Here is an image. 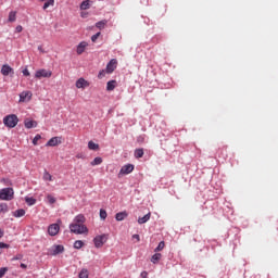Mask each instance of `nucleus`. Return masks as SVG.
I'll return each mask as SVG.
<instances>
[{
	"label": "nucleus",
	"mask_w": 278,
	"mask_h": 278,
	"mask_svg": "<svg viewBox=\"0 0 278 278\" xmlns=\"http://www.w3.org/2000/svg\"><path fill=\"white\" fill-rule=\"evenodd\" d=\"M70 230L72 233H76L77 236H81L83 233H88V227L84 224H75L72 223L70 225Z\"/></svg>",
	"instance_id": "nucleus-1"
},
{
	"label": "nucleus",
	"mask_w": 278,
	"mask_h": 278,
	"mask_svg": "<svg viewBox=\"0 0 278 278\" xmlns=\"http://www.w3.org/2000/svg\"><path fill=\"white\" fill-rule=\"evenodd\" d=\"M3 124L5 125V127L14 129V127L18 125V117L14 114L8 115L3 118Z\"/></svg>",
	"instance_id": "nucleus-2"
},
{
	"label": "nucleus",
	"mask_w": 278,
	"mask_h": 278,
	"mask_svg": "<svg viewBox=\"0 0 278 278\" xmlns=\"http://www.w3.org/2000/svg\"><path fill=\"white\" fill-rule=\"evenodd\" d=\"M14 199V189L3 188L0 190V201H12Z\"/></svg>",
	"instance_id": "nucleus-3"
},
{
	"label": "nucleus",
	"mask_w": 278,
	"mask_h": 278,
	"mask_svg": "<svg viewBox=\"0 0 278 278\" xmlns=\"http://www.w3.org/2000/svg\"><path fill=\"white\" fill-rule=\"evenodd\" d=\"M109 236L103 233V235H98L93 238V243L96 249H101L105 242H108Z\"/></svg>",
	"instance_id": "nucleus-4"
},
{
	"label": "nucleus",
	"mask_w": 278,
	"mask_h": 278,
	"mask_svg": "<svg viewBox=\"0 0 278 278\" xmlns=\"http://www.w3.org/2000/svg\"><path fill=\"white\" fill-rule=\"evenodd\" d=\"M61 253H64V245L54 244L48 250V255H60Z\"/></svg>",
	"instance_id": "nucleus-5"
},
{
	"label": "nucleus",
	"mask_w": 278,
	"mask_h": 278,
	"mask_svg": "<svg viewBox=\"0 0 278 278\" xmlns=\"http://www.w3.org/2000/svg\"><path fill=\"white\" fill-rule=\"evenodd\" d=\"M52 75H53V73L51 71H48V70H45V68L38 70L35 73L36 79H42V77L49 78Z\"/></svg>",
	"instance_id": "nucleus-6"
},
{
	"label": "nucleus",
	"mask_w": 278,
	"mask_h": 278,
	"mask_svg": "<svg viewBox=\"0 0 278 278\" xmlns=\"http://www.w3.org/2000/svg\"><path fill=\"white\" fill-rule=\"evenodd\" d=\"M118 66V61L116 59H112L108 64H106V73L109 75H112L114 71H116V67Z\"/></svg>",
	"instance_id": "nucleus-7"
},
{
	"label": "nucleus",
	"mask_w": 278,
	"mask_h": 278,
	"mask_svg": "<svg viewBox=\"0 0 278 278\" xmlns=\"http://www.w3.org/2000/svg\"><path fill=\"white\" fill-rule=\"evenodd\" d=\"M31 97H34L31 91H23V92H21L20 93V103H28V101H31Z\"/></svg>",
	"instance_id": "nucleus-8"
},
{
	"label": "nucleus",
	"mask_w": 278,
	"mask_h": 278,
	"mask_svg": "<svg viewBox=\"0 0 278 278\" xmlns=\"http://www.w3.org/2000/svg\"><path fill=\"white\" fill-rule=\"evenodd\" d=\"M130 173H134V165L126 164L121 168V170L118 173V177H123V175H129Z\"/></svg>",
	"instance_id": "nucleus-9"
},
{
	"label": "nucleus",
	"mask_w": 278,
	"mask_h": 278,
	"mask_svg": "<svg viewBox=\"0 0 278 278\" xmlns=\"http://www.w3.org/2000/svg\"><path fill=\"white\" fill-rule=\"evenodd\" d=\"M1 75H3L4 77H8V75H14V68H12V66L4 64L1 67Z\"/></svg>",
	"instance_id": "nucleus-10"
},
{
	"label": "nucleus",
	"mask_w": 278,
	"mask_h": 278,
	"mask_svg": "<svg viewBox=\"0 0 278 278\" xmlns=\"http://www.w3.org/2000/svg\"><path fill=\"white\" fill-rule=\"evenodd\" d=\"M48 233L49 236H58L60 233V225L59 224H52L48 227Z\"/></svg>",
	"instance_id": "nucleus-11"
},
{
	"label": "nucleus",
	"mask_w": 278,
	"mask_h": 278,
	"mask_svg": "<svg viewBox=\"0 0 278 278\" xmlns=\"http://www.w3.org/2000/svg\"><path fill=\"white\" fill-rule=\"evenodd\" d=\"M62 144V137H52L47 143L46 147H58Z\"/></svg>",
	"instance_id": "nucleus-12"
},
{
	"label": "nucleus",
	"mask_w": 278,
	"mask_h": 278,
	"mask_svg": "<svg viewBox=\"0 0 278 278\" xmlns=\"http://www.w3.org/2000/svg\"><path fill=\"white\" fill-rule=\"evenodd\" d=\"M88 86H90V83L84 78L76 80V88H88Z\"/></svg>",
	"instance_id": "nucleus-13"
},
{
	"label": "nucleus",
	"mask_w": 278,
	"mask_h": 278,
	"mask_svg": "<svg viewBox=\"0 0 278 278\" xmlns=\"http://www.w3.org/2000/svg\"><path fill=\"white\" fill-rule=\"evenodd\" d=\"M86 47H88V42L86 41H81L78 46H77V54L81 55V53H84L86 51Z\"/></svg>",
	"instance_id": "nucleus-14"
},
{
	"label": "nucleus",
	"mask_w": 278,
	"mask_h": 278,
	"mask_svg": "<svg viewBox=\"0 0 278 278\" xmlns=\"http://www.w3.org/2000/svg\"><path fill=\"white\" fill-rule=\"evenodd\" d=\"M24 125H25L26 129H33V127L38 126V123H36V121L25 119Z\"/></svg>",
	"instance_id": "nucleus-15"
},
{
	"label": "nucleus",
	"mask_w": 278,
	"mask_h": 278,
	"mask_svg": "<svg viewBox=\"0 0 278 278\" xmlns=\"http://www.w3.org/2000/svg\"><path fill=\"white\" fill-rule=\"evenodd\" d=\"M150 219H151V213H148L143 217L138 218V224L144 225V223H149Z\"/></svg>",
	"instance_id": "nucleus-16"
},
{
	"label": "nucleus",
	"mask_w": 278,
	"mask_h": 278,
	"mask_svg": "<svg viewBox=\"0 0 278 278\" xmlns=\"http://www.w3.org/2000/svg\"><path fill=\"white\" fill-rule=\"evenodd\" d=\"M75 224L77 225H84V223H86V217L84 215H77L75 218H74V222Z\"/></svg>",
	"instance_id": "nucleus-17"
},
{
	"label": "nucleus",
	"mask_w": 278,
	"mask_h": 278,
	"mask_svg": "<svg viewBox=\"0 0 278 278\" xmlns=\"http://www.w3.org/2000/svg\"><path fill=\"white\" fill-rule=\"evenodd\" d=\"M128 214L123 211V212H119L115 215V218L116 220L121 222V220H125L127 218Z\"/></svg>",
	"instance_id": "nucleus-18"
},
{
	"label": "nucleus",
	"mask_w": 278,
	"mask_h": 278,
	"mask_svg": "<svg viewBox=\"0 0 278 278\" xmlns=\"http://www.w3.org/2000/svg\"><path fill=\"white\" fill-rule=\"evenodd\" d=\"M114 88H116V80H110L106 84V90L109 92H112V90H114Z\"/></svg>",
	"instance_id": "nucleus-19"
},
{
	"label": "nucleus",
	"mask_w": 278,
	"mask_h": 278,
	"mask_svg": "<svg viewBox=\"0 0 278 278\" xmlns=\"http://www.w3.org/2000/svg\"><path fill=\"white\" fill-rule=\"evenodd\" d=\"M160 260H162V254L161 253H155L151 257L152 264H157V262H160Z\"/></svg>",
	"instance_id": "nucleus-20"
},
{
	"label": "nucleus",
	"mask_w": 278,
	"mask_h": 278,
	"mask_svg": "<svg viewBox=\"0 0 278 278\" xmlns=\"http://www.w3.org/2000/svg\"><path fill=\"white\" fill-rule=\"evenodd\" d=\"M105 25H108V20H102V21L96 23V27L98 29H105Z\"/></svg>",
	"instance_id": "nucleus-21"
},
{
	"label": "nucleus",
	"mask_w": 278,
	"mask_h": 278,
	"mask_svg": "<svg viewBox=\"0 0 278 278\" xmlns=\"http://www.w3.org/2000/svg\"><path fill=\"white\" fill-rule=\"evenodd\" d=\"M53 5H55V0H46V2H45V4H43L42 9H43V10H47L48 8H51V7H53Z\"/></svg>",
	"instance_id": "nucleus-22"
},
{
	"label": "nucleus",
	"mask_w": 278,
	"mask_h": 278,
	"mask_svg": "<svg viewBox=\"0 0 278 278\" xmlns=\"http://www.w3.org/2000/svg\"><path fill=\"white\" fill-rule=\"evenodd\" d=\"M88 149H90V151H99V144L94 143L93 141H89Z\"/></svg>",
	"instance_id": "nucleus-23"
},
{
	"label": "nucleus",
	"mask_w": 278,
	"mask_h": 278,
	"mask_svg": "<svg viewBox=\"0 0 278 278\" xmlns=\"http://www.w3.org/2000/svg\"><path fill=\"white\" fill-rule=\"evenodd\" d=\"M12 214L15 218H21L25 214V210L13 211Z\"/></svg>",
	"instance_id": "nucleus-24"
},
{
	"label": "nucleus",
	"mask_w": 278,
	"mask_h": 278,
	"mask_svg": "<svg viewBox=\"0 0 278 278\" xmlns=\"http://www.w3.org/2000/svg\"><path fill=\"white\" fill-rule=\"evenodd\" d=\"M80 10H90V1L85 0L80 3Z\"/></svg>",
	"instance_id": "nucleus-25"
},
{
	"label": "nucleus",
	"mask_w": 278,
	"mask_h": 278,
	"mask_svg": "<svg viewBox=\"0 0 278 278\" xmlns=\"http://www.w3.org/2000/svg\"><path fill=\"white\" fill-rule=\"evenodd\" d=\"M9 23H14L16 21V11H11L9 13V18H8Z\"/></svg>",
	"instance_id": "nucleus-26"
},
{
	"label": "nucleus",
	"mask_w": 278,
	"mask_h": 278,
	"mask_svg": "<svg viewBox=\"0 0 278 278\" xmlns=\"http://www.w3.org/2000/svg\"><path fill=\"white\" fill-rule=\"evenodd\" d=\"M90 164L91 166H99L100 164H103V159L97 156Z\"/></svg>",
	"instance_id": "nucleus-27"
},
{
	"label": "nucleus",
	"mask_w": 278,
	"mask_h": 278,
	"mask_svg": "<svg viewBox=\"0 0 278 278\" xmlns=\"http://www.w3.org/2000/svg\"><path fill=\"white\" fill-rule=\"evenodd\" d=\"M89 275H90V273L88 271V269L83 268V269L80 270V273L78 274V277H79V278H88Z\"/></svg>",
	"instance_id": "nucleus-28"
},
{
	"label": "nucleus",
	"mask_w": 278,
	"mask_h": 278,
	"mask_svg": "<svg viewBox=\"0 0 278 278\" xmlns=\"http://www.w3.org/2000/svg\"><path fill=\"white\" fill-rule=\"evenodd\" d=\"M25 203H27V205H36V199L33 197H26Z\"/></svg>",
	"instance_id": "nucleus-29"
},
{
	"label": "nucleus",
	"mask_w": 278,
	"mask_h": 278,
	"mask_svg": "<svg viewBox=\"0 0 278 278\" xmlns=\"http://www.w3.org/2000/svg\"><path fill=\"white\" fill-rule=\"evenodd\" d=\"M144 155V150L143 149H137L135 150V157L140 159Z\"/></svg>",
	"instance_id": "nucleus-30"
},
{
	"label": "nucleus",
	"mask_w": 278,
	"mask_h": 278,
	"mask_svg": "<svg viewBox=\"0 0 278 278\" xmlns=\"http://www.w3.org/2000/svg\"><path fill=\"white\" fill-rule=\"evenodd\" d=\"M43 180L45 181H53V176H51L50 173L46 170L43 173Z\"/></svg>",
	"instance_id": "nucleus-31"
},
{
	"label": "nucleus",
	"mask_w": 278,
	"mask_h": 278,
	"mask_svg": "<svg viewBox=\"0 0 278 278\" xmlns=\"http://www.w3.org/2000/svg\"><path fill=\"white\" fill-rule=\"evenodd\" d=\"M84 247V241L81 240H76L74 242V249H81Z\"/></svg>",
	"instance_id": "nucleus-32"
},
{
	"label": "nucleus",
	"mask_w": 278,
	"mask_h": 278,
	"mask_svg": "<svg viewBox=\"0 0 278 278\" xmlns=\"http://www.w3.org/2000/svg\"><path fill=\"white\" fill-rule=\"evenodd\" d=\"M55 197L48 194L47 195V202L50 203V205H53V203H55Z\"/></svg>",
	"instance_id": "nucleus-33"
},
{
	"label": "nucleus",
	"mask_w": 278,
	"mask_h": 278,
	"mask_svg": "<svg viewBox=\"0 0 278 278\" xmlns=\"http://www.w3.org/2000/svg\"><path fill=\"white\" fill-rule=\"evenodd\" d=\"M164 247H165V243H164V241H161L160 243H159V245L155 248V253H157V252H160V251H163L164 250Z\"/></svg>",
	"instance_id": "nucleus-34"
},
{
	"label": "nucleus",
	"mask_w": 278,
	"mask_h": 278,
	"mask_svg": "<svg viewBox=\"0 0 278 278\" xmlns=\"http://www.w3.org/2000/svg\"><path fill=\"white\" fill-rule=\"evenodd\" d=\"M100 218L102 220H105V218H108V212H105V210H100Z\"/></svg>",
	"instance_id": "nucleus-35"
},
{
	"label": "nucleus",
	"mask_w": 278,
	"mask_h": 278,
	"mask_svg": "<svg viewBox=\"0 0 278 278\" xmlns=\"http://www.w3.org/2000/svg\"><path fill=\"white\" fill-rule=\"evenodd\" d=\"M3 249H10V244L0 242V253H3Z\"/></svg>",
	"instance_id": "nucleus-36"
},
{
	"label": "nucleus",
	"mask_w": 278,
	"mask_h": 278,
	"mask_svg": "<svg viewBox=\"0 0 278 278\" xmlns=\"http://www.w3.org/2000/svg\"><path fill=\"white\" fill-rule=\"evenodd\" d=\"M23 254H16L15 256H13L12 258H11V262H16V261H18V260H23Z\"/></svg>",
	"instance_id": "nucleus-37"
},
{
	"label": "nucleus",
	"mask_w": 278,
	"mask_h": 278,
	"mask_svg": "<svg viewBox=\"0 0 278 278\" xmlns=\"http://www.w3.org/2000/svg\"><path fill=\"white\" fill-rule=\"evenodd\" d=\"M42 137L40 135H36L33 139V144L36 147L38 144V140H40Z\"/></svg>",
	"instance_id": "nucleus-38"
},
{
	"label": "nucleus",
	"mask_w": 278,
	"mask_h": 278,
	"mask_svg": "<svg viewBox=\"0 0 278 278\" xmlns=\"http://www.w3.org/2000/svg\"><path fill=\"white\" fill-rule=\"evenodd\" d=\"M99 36H101V33H97L96 35H92L91 41L97 42V40H99Z\"/></svg>",
	"instance_id": "nucleus-39"
},
{
	"label": "nucleus",
	"mask_w": 278,
	"mask_h": 278,
	"mask_svg": "<svg viewBox=\"0 0 278 278\" xmlns=\"http://www.w3.org/2000/svg\"><path fill=\"white\" fill-rule=\"evenodd\" d=\"M103 77H105V70L100 71L98 74V79H103Z\"/></svg>",
	"instance_id": "nucleus-40"
},
{
	"label": "nucleus",
	"mask_w": 278,
	"mask_h": 278,
	"mask_svg": "<svg viewBox=\"0 0 278 278\" xmlns=\"http://www.w3.org/2000/svg\"><path fill=\"white\" fill-rule=\"evenodd\" d=\"M7 273H8V268L7 267L0 268V278L3 277Z\"/></svg>",
	"instance_id": "nucleus-41"
},
{
	"label": "nucleus",
	"mask_w": 278,
	"mask_h": 278,
	"mask_svg": "<svg viewBox=\"0 0 278 278\" xmlns=\"http://www.w3.org/2000/svg\"><path fill=\"white\" fill-rule=\"evenodd\" d=\"M24 77H29L30 73H29V70L26 67L22 71Z\"/></svg>",
	"instance_id": "nucleus-42"
},
{
	"label": "nucleus",
	"mask_w": 278,
	"mask_h": 278,
	"mask_svg": "<svg viewBox=\"0 0 278 278\" xmlns=\"http://www.w3.org/2000/svg\"><path fill=\"white\" fill-rule=\"evenodd\" d=\"M15 31H16L17 34H21V31H23V26L17 25L16 28H15Z\"/></svg>",
	"instance_id": "nucleus-43"
},
{
	"label": "nucleus",
	"mask_w": 278,
	"mask_h": 278,
	"mask_svg": "<svg viewBox=\"0 0 278 278\" xmlns=\"http://www.w3.org/2000/svg\"><path fill=\"white\" fill-rule=\"evenodd\" d=\"M80 16L81 18H88V12H81Z\"/></svg>",
	"instance_id": "nucleus-44"
},
{
	"label": "nucleus",
	"mask_w": 278,
	"mask_h": 278,
	"mask_svg": "<svg viewBox=\"0 0 278 278\" xmlns=\"http://www.w3.org/2000/svg\"><path fill=\"white\" fill-rule=\"evenodd\" d=\"M132 238L137 240V242H140V235H132Z\"/></svg>",
	"instance_id": "nucleus-45"
},
{
	"label": "nucleus",
	"mask_w": 278,
	"mask_h": 278,
	"mask_svg": "<svg viewBox=\"0 0 278 278\" xmlns=\"http://www.w3.org/2000/svg\"><path fill=\"white\" fill-rule=\"evenodd\" d=\"M141 277H142V278H147V277H149V274H148L147 271H142V273H141Z\"/></svg>",
	"instance_id": "nucleus-46"
},
{
	"label": "nucleus",
	"mask_w": 278,
	"mask_h": 278,
	"mask_svg": "<svg viewBox=\"0 0 278 278\" xmlns=\"http://www.w3.org/2000/svg\"><path fill=\"white\" fill-rule=\"evenodd\" d=\"M20 266H21V268H23L24 270L27 269V265H25V263H22Z\"/></svg>",
	"instance_id": "nucleus-47"
},
{
	"label": "nucleus",
	"mask_w": 278,
	"mask_h": 278,
	"mask_svg": "<svg viewBox=\"0 0 278 278\" xmlns=\"http://www.w3.org/2000/svg\"><path fill=\"white\" fill-rule=\"evenodd\" d=\"M0 238H3V231L0 229Z\"/></svg>",
	"instance_id": "nucleus-48"
},
{
	"label": "nucleus",
	"mask_w": 278,
	"mask_h": 278,
	"mask_svg": "<svg viewBox=\"0 0 278 278\" xmlns=\"http://www.w3.org/2000/svg\"><path fill=\"white\" fill-rule=\"evenodd\" d=\"M58 223H62V220L59 219Z\"/></svg>",
	"instance_id": "nucleus-49"
},
{
	"label": "nucleus",
	"mask_w": 278,
	"mask_h": 278,
	"mask_svg": "<svg viewBox=\"0 0 278 278\" xmlns=\"http://www.w3.org/2000/svg\"><path fill=\"white\" fill-rule=\"evenodd\" d=\"M1 212H3V211H0V214H1Z\"/></svg>",
	"instance_id": "nucleus-50"
}]
</instances>
